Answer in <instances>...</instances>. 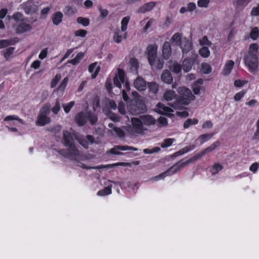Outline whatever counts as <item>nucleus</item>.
I'll return each mask as SVG.
<instances>
[{"mask_svg":"<svg viewBox=\"0 0 259 259\" xmlns=\"http://www.w3.org/2000/svg\"><path fill=\"white\" fill-rule=\"evenodd\" d=\"M234 62L232 60H228L226 62L223 71V74L225 76L229 75L234 66Z\"/></svg>","mask_w":259,"mask_h":259,"instance_id":"a878e982","label":"nucleus"},{"mask_svg":"<svg viewBox=\"0 0 259 259\" xmlns=\"http://www.w3.org/2000/svg\"><path fill=\"white\" fill-rule=\"evenodd\" d=\"M62 143L68 148L67 150H60L58 151L59 153L65 157L76 159L80 155L79 151L74 144V140L72 135L67 131H63Z\"/></svg>","mask_w":259,"mask_h":259,"instance_id":"f257e3e1","label":"nucleus"},{"mask_svg":"<svg viewBox=\"0 0 259 259\" xmlns=\"http://www.w3.org/2000/svg\"><path fill=\"white\" fill-rule=\"evenodd\" d=\"M163 98L166 101H173L170 103V106L172 107V105L178 100L177 95L174 91L166 90L163 94Z\"/></svg>","mask_w":259,"mask_h":259,"instance_id":"4468645a","label":"nucleus"},{"mask_svg":"<svg viewBox=\"0 0 259 259\" xmlns=\"http://www.w3.org/2000/svg\"><path fill=\"white\" fill-rule=\"evenodd\" d=\"M250 15L252 16H259V5L252 8L250 12Z\"/></svg>","mask_w":259,"mask_h":259,"instance_id":"338daca9","label":"nucleus"},{"mask_svg":"<svg viewBox=\"0 0 259 259\" xmlns=\"http://www.w3.org/2000/svg\"><path fill=\"white\" fill-rule=\"evenodd\" d=\"M245 94V92L243 91L238 92L234 96V99L236 101H239L244 97Z\"/></svg>","mask_w":259,"mask_h":259,"instance_id":"052dcab7","label":"nucleus"},{"mask_svg":"<svg viewBox=\"0 0 259 259\" xmlns=\"http://www.w3.org/2000/svg\"><path fill=\"white\" fill-rule=\"evenodd\" d=\"M214 135V133H209L201 135L199 136L198 140H200V144H202L204 143L209 140Z\"/></svg>","mask_w":259,"mask_h":259,"instance_id":"f704fd0d","label":"nucleus"},{"mask_svg":"<svg viewBox=\"0 0 259 259\" xmlns=\"http://www.w3.org/2000/svg\"><path fill=\"white\" fill-rule=\"evenodd\" d=\"M14 44V41L12 39L0 40V49L4 48L9 45Z\"/></svg>","mask_w":259,"mask_h":259,"instance_id":"09e8293b","label":"nucleus"},{"mask_svg":"<svg viewBox=\"0 0 259 259\" xmlns=\"http://www.w3.org/2000/svg\"><path fill=\"white\" fill-rule=\"evenodd\" d=\"M68 80H69V79L67 77H65L63 79V80H62V81L61 82V83L60 84L59 87H58V90L63 92L65 90V89L67 86Z\"/></svg>","mask_w":259,"mask_h":259,"instance_id":"603ef678","label":"nucleus"},{"mask_svg":"<svg viewBox=\"0 0 259 259\" xmlns=\"http://www.w3.org/2000/svg\"><path fill=\"white\" fill-rule=\"evenodd\" d=\"M155 111L161 114H169L173 112L172 109L164 106V105L161 103H159L156 105Z\"/></svg>","mask_w":259,"mask_h":259,"instance_id":"6ab92c4d","label":"nucleus"},{"mask_svg":"<svg viewBox=\"0 0 259 259\" xmlns=\"http://www.w3.org/2000/svg\"><path fill=\"white\" fill-rule=\"evenodd\" d=\"M175 141V139L174 138L164 139L161 143V147L162 148H167L170 147Z\"/></svg>","mask_w":259,"mask_h":259,"instance_id":"79ce46f5","label":"nucleus"},{"mask_svg":"<svg viewBox=\"0 0 259 259\" xmlns=\"http://www.w3.org/2000/svg\"><path fill=\"white\" fill-rule=\"evenodd\" d=\"M134 87L140 91H145L147 88L145 80L140 77H138L134 82Z\"/></svg>","mask_w":259,"mask_h":259,"instance_id":"a211bd4d","label":"nucleus"},{"mask_svg":"<svg viewBox=\"0 0 259 259\" xmlns=\"http://www.w3.org/2000/svg\"><path fill=\"white\" fill-rule=\"evenodd\" d=\"M134 150L138 151V149L132 146L117 145L110 149L109 152L111 154L116 155H122L123 153L120 151Z\"/></svg>","mask_w":259,"mask_h":259,"instance_id":"ddd939ff","label":"nucleus"},{"mask_svg":"<svg viewBox=\"0 0 259 259\" xmlns=\"http://www.w3.org/2000/svg\"><path fill=\"white\" fill-rule=\"evenodd\" d=\"M75 36H80V37H84L87 33V31L85 30L80 29L75 31L74 32Z\"/></svg>","mask_w":259,"mask_h":259,"instance_id":"680f3d73","label":"nucleus"},{"mask_svg":"<svg viewBox=\"0 0 259 259\" xmlns=\"http://www.w3.org/2000/svg\"><path fill=\"white\" fill-rule=\"evenodd\" d=\"M61 78V75L60 73L57 74L55 77L52 79L51 83V87L54 88L56 86L58 82Z\"/></svg>","mask_w":259,"mask_h":259,"instance_id":"3c124183","label":"nucleus"},{"mask_svg":"<svg viewBox=\"0 0 259 259\" xmlns=\"http://www.w3.org/2000/svg\"><path fill=\"white\" fill-rule=\"evenodd\" d=\"M128 165V163H124V162H117L116 163L109 164V165H102L97 166H94V167H87V166H85V165L84 164L81 163L80 166L83 168H86V169H91V168L99 169V168H103V167H113L115 166H118V165L125 166V165Z\"/></svg>","mask_w":259,"mask_h":259,"instance_id":"393cba45","label":"nucleus"},{"mask_svg":"<svg viewBox=\"0 0 259 259\" xmlns=\"http://www.w3.org/2000/svg\"><path fill=\"white\" fill-rule=\"evenodd\" d=\"M108 126L111 128L110 130V132L113 135L115 134L120 138L123 137L124 136V132L121 128L115 126L114 123H109Z\"/></svg>","mask_w":259,"mask_h":259,"instance_id":"4be33fe9","label":"nucleus"},{"mask_svg":"<svg viewBox=\"0 0 259 259\" xmlns=\"http://www.w3.org/2000/svg\"><path fill=\"white\" fill-rule=\"evenodd\" d=\"M75 120L77 124L82 126L88 120H89L92 124H95L97 121L98 118L93 113L90 112H80L76 115Z\"/></svg>","mask_w":259,"mask_h":259,"instance_id":"423d86ee","label":"nucleus"},{"mask_svg":"<svg viewBox=\"0 0 259 259\" xmlns=\"http://www.w3.org/2000/svg\"><path fill=\"white\" fill-rule=\"evenodd\" d=\"M162 56L164 59L167 60L170 57L171 54V49L170 43L165 41L162 47Z\"/></svg>","mask_w":259,"mask_h":259,"instance_id":"aec40b11","label":"nucleus"},{"mask_svg":"<svg viewBox=\"0 0 259 259\" xmlns=\"http://www.w3.org/2000/svg\"><path fill=\"white\" fill-rule=\"evenodd\" d=\"M155 4L154 2H149L144 4L139 10V12L144 13L146 12L151 11L155 6Z\"/></svg>","mask_w":259,"mask_h":259,"instance_id":"c85d7f7f","label":"nucleus"},{"mask_svg":"<svg viewBox=\"0 0 259 259\" xmlns=\"http://www.w3.org/2000/svg\"><path fill=\"white\" fill-rule=\"evenodd\" d=\"M83 56L84 54L82 52H80L77 54V55L74 59L70 60L69 62L72 65H76L80 61V60L83 58Z\"/></svg>","mask_w":259,"mask_h":259,"instance_id":"58836bf2","label":"nucleus"},{"mask_svg":"<svg viewBox=\"0 0 259 259\" xmlns=\"http://www.w3.org/2000/svg\"><path fill=\"white\" fill-rule=\"evenodd\" d=\"M199 43L201 46H206V47L210 46L211 44L206 36H204L201 39H200Z\"/></svg>","mask_w":259,"mask_h":259,"instance_id":"864d4df0","label":"nucleus"},{"mask_svg":"<svg viewBox=\"0 0 259 259\" xmlns=\"http://www.w3.org/2000/svg\"><path fill=\"white\" fill-rule=\"evenodd\" d=\"M130 65L131 66V69L133 71H137L138 68V61L135 58L131 59L130 61Z\"/></svg>","mask_w":259,"mask_h":259,"instance_id":"8fccbe9b","label":"nucleus"},{"mask_svg":"<svg viewBox=\"0 0 259 259\" xmlns=\"http://www.w3.org/2000/svg\"><path fill=\"white\" fill-rule=\"evenodd\" d=\"M6 121L11 122L10 124L18 126L19 124H24L25 123L23 120L20 119L16 115H9L6 117L4 119Z\"/></svg>","mask_w":259,"mask_h":259,"instance_id":"dca6fc26","label":"nucleus"},{"mask_svg":"<svg viewBox=\"0 0 259 259\" xmlns=\"http://www.w3.org/2000/svg\"><path fill=\"white\" fill-rule=\"evenodd\" d=\"M201 70L205 74H209L211 71V67L209 64L203 63L201 64Z\"/></svg>","mask_w":259,"mask_h":259,"instance_id":"49530a36","label":"nucleus"},{"mask_svg":"<svg viewBox=\"0 0 259 259\" xmlns=\"http://www.w3.org/2000/svg\"><path fill=\"white\" fill-rule=\"evenodd\" d=\"M172 44L180 46L183 54H186L192 49V42L186 37H183L179 33L174 34L171 38Z\"/></svg>","mask_w":259,"mask_h":259,"instance_id":"20e7f679","label":"nucleus"},{"mask_svg":"<svg viewBox=\"0 0 259 259\" xmlns=\"http://www.w3.org/2000/svg\"><path fill=\"white\" fill-rule=\"evenodd\" d=\"M161 78L163 82L167 84H170L173 81L171 73L167 70L163 72L161 75Z\"/></svg>","mask_w":259,"mask_h":259,"instance_id":"bb28decb","label":"nucleus"},{"mask_svg":"<svg viewBox=\"0 0 259 259\" xmlns=\"http://www.w3.org/2000/svg\"><path fill=\"white\" fill-rule=\"evenodd\" d=\"M259 36V29L257 27H253L250 32V37L253 40H256Z\"/></svg>","mask_w":259,"mask_h":259,"instance_id":"a18cd8bd","label":"nucleus"},{"mask_svg":"<svg viewBox=\"0 0 259 259\" xmlns=\"http://www.w3.org/2000/svg\"><path fill=\"white\" fill-rule=\"evenodd\" d=\"M128 16L123 18L121 21V29H117L113 36V41L116 43H120L122 40L126 39L127 33L125 32L127 29V26L130 21Z\"/></svg>","mask_w":259,"mask_h":259,"instance_id":"39448f33","label":"nucleus"},{"mask_svg":"<svg viewBox=\"0 0 259 259\" xmlns=\"http://www.w3.org/2000/svg\"><path fill=\"white\" fill-rule=\"evenodd\" d=\"M159 85L154 82H150L148 83V88L150 93L156 94L158 91Z\"/></svg>","mask_w":259,"mask_h":259,"instance_id":"473e14b6","label":"nucleus"},{"mask_svg":"<svg viewBox=\"0 0 259 259\" xmlns=\"http://www.w3.org/2000/svg\"><path fill=\"white\" fill-rule=\"evenodd\" d=\"M75 103L74 101H71L65 104H62V106L66 113H68L71 109L74 106Z\"/></svg>","mask_w":259,"mask_h":259,"instance_id":"37998d69","label":"nucleus"},{"mask_svg":"<svg viewBox=\"0 0 259 259\" xmlns=\"http://www.w3.org/2000/svg\"><path fill=\"white\" fill-rule=\"evenodd\" d=\"M157 46L155 44L149 45L146 49L149 62L151 65L155 64L157 57Z\"/></svg>","mask_w":259,"mask_h":259,"instance_id":"9d476101","label":"nucleus"},{"mask_svg":"<svg viewBox=\"0 0 259 259\" xmlns=\"http://www.w3.org/2000/svg\"><path fill=\"white\" fill-rule=\"evenodd\" d=\"M220 145V143L219 141H215L213 142L210 146L204 149L206 154L211 152L214 150L217 147Z\"/></svg>","mask_w":259,"mask_h":259,"instance_id":"a19ab883","label":"nucleus"},{"mask_svg":"<svg viewBox=\"0 0 259 259\" xmlns=\"http://www.w3.org/2000/svg\"><path fill=\"white\" fill-rule=\"evenodd\" d=\"M168 67L170 71L175 73H179L181 72L182 66L177 62L170 60L168 62Z\"/></svg>","mask_w":259,"mask_h":259,"instance_id":"412c9836","label":"nucleus"},{"mask_svg":"<svg viewBox=\"0 0 259 259\" xmlns=\"http://www.w3.org/2000/svg\"><path fill=\"white\" fill-rule=\"evenodd\" d=\"M213 123L210 120L205 121L202 124L203 128H210L212 127Z\"/></svg>","mask_w":259,"mask_h":259,"instance_id":"774afa93","label":"nucleus"},{"mask_svg":"<svg viewBox=\"0 0 259 259\" xmlns=\"http://www.w3.org/2000/svg\"><path fill=\"white\" fill-rule=\"evenodd\" d=\"M50 105L46 104L40 109L36 122L37 125L44 126L50 122V118L48 116L50 112Z\"/></svg>","mask_w":259,"mask_h":259,"instance_id":"6e6552de","label":"nucleus"},{"mask_svg":"<svg viewBox=\"0 0 259 259\" xmlns=\"http://www.w3.org/2000/svg\"><path fill=\"white\" fill-rule=\"evenodd\" d=\"M114 84L119 88H121L122 84H123L125 89H123L122 90V97L125 101H127L128 97L127 95V92H130L131 89L128 82L125 80L124 72L123 70L118 69V72L114 78Z\"/></svg>","mask_w":259,"mask_h":259,"instance_id":"7ed1b4c3","label":"nucleus"},{"mask_svg":"<svg viewBox=\"0 0 259 259\" xmlns=\"http://www.w3.org/2000/svg\"><path fill=\"white\" fill-rule=\"evenodd\" d=\"M192 63L191 59L186 58L183 62L182 68L183 70L186 72H189L192 68Z\"/></svg>","mask_w":259,"mask_h":259,"instance_id":"cd10ccee","label":"nucleus"},{"mask_svg":"<svg viewBox=\"0 0 259 259\" xmlns=\"http://www.w3.org/2000/svg\"><path fill=\"white\" fill-rule=\"evenodd\" d=\"M203 83V80L201 79L198 80L194 84L193 87V90L195 95H198L200 93V91L202 89L201 84Z\"/></svg>","mask_w":259,"mask_h":259,"instance_id":"7c9ffc66","label":"nucleus"},{"mask_svg":"<svg viewBox=\"0 0 259 259\" xmlns=\"http://www.w3.org/2000/svg\"><path fill=\"white\" fill-rule=\"evenodd\" d=\"M194 147H195V146L193 145H191L190 146L185 147L183 148V149H182L181 150L175 152L174 154V156L177 157V156L183 155L184 154L186 153L193 150Z\"/></svg>","mask_w":259,"mask_h":259,"instance_id":"c756f323","label":"nucleus"},{"mask_svg":"<svg viewBox=\"0 0 259 259\" xmlns=\"http://www.w3.org/2000/svg\"><path fill=\"white\" fill-rule=\"evenodd\" d=\"M106 104L107 106L110 109L115 110L116 108V104L113 100H106Z\"/></svg>","mask_w":259,"mask_h":259,"instance_id":"4d7b16f0","label":"nucleus"},{"mask_svg":"<svg viewBox=\"0 0 259 259\" xmlns=\"http://www.w3.org/2000/svg\"><path fill=\"white\" fill-rule=\"evenodd\" d=\"M77 22L78 23L82 24L84 26L89 25L90 23L89 20L88 19L82 17L78 18L77 19Z\"/></svg>","mask_w":259,"mask_h":259,"instance_id":"6e6d98bb","label":"nucleus"},{"mask_svg":"<svg viewBox=\"0 0 259 259\" xmlns=\"http://www.w3.org/2000/svg\"><path fill=\"white\" fill-rule=\"evenodd\" d=\"M200 56L203 58H207L210 55V52L207 47L204 46L199 50Z\"/></svg>","mask_w":259,"mask_h":259,"instance_id":"c03bdc74","label":"nucleus"},{"mask_svg":"<svg viewBox=\"0 0 259 259\" xmlns=\"http://www.w3.org/2000/svg\"><path fill=\"white\" fill-rule=\"evenodd\" d=\"M178 93L179 95V97H178V100L172 105V107L175 109H181L183 105H189L195 98L191 90L185 87H179Z\"/></svg>","mask_w":259,"mask_h":259,"instance_id":"f03ea898","label":"nucleus"},{"mask_svg":"<svg viewBox=\"0 0 259 259\" xmlns=\"http://www.w3.org/2000/svg\"><path fill=\"white\" fill-rule=\"evenodd\" d=\"M140 117L142 121L144 126H150L155 124L156 122V119L151 115H141Z\"/></svg>","mask_w":259,"mask_h":259,"instance_id":"5701e85b","label":"nucleus"},{"mask_svg":"<svg viewBox=\"0 0 259 259\" xmlns=\"http://www.w3.org/2000/svg\"><path fill=\"white\" fill-rule=\"evenodd\" d=\"M21 6L27 14H32L37 11V6L32 1H28L23 3Z\"/></svg>","mask_w":259,"mask_h":259,"instance_id":"f8f14e48","label":"nucleus"},{"mask_svg":"<svg viewBox=\"0 0 259 259\" xmlns=\"http://www.w3.org/2000/svg\"><path fill=\"white\" fill-rule=\"evenodd\" d=\"M187 164L186 161L183 162L178 165H175L171 166L166 171L159 174V175L154 177L150 179V181H157L163 179L165 177L171 175L176 172H177L178 170L181 169L182 168L186 166Z\"/></svg>","mask_w":259,"mask_h":259,"instance_id":"0eeeda50","label":"nucleus"},{"mask_svg":"<svg viewBox=\"0 0 259 259\" xmlns=\"http://www.w3.org/2000/svg\"><path fill=\"white\" fill-rule=\"evenodd\" d=\"M112 190H111V185L108 186L107 187H105L104 189L102 190H100L98 192L97 195L100 196H103L107 195H109L111 194Z\"/></svg>","mask_w":259,"mask_h":259,"instance_id":"4c0bfd02","label":"nucleus"},{"mask_svg":"<svg viewBox=\"0 0 259 259\" xmlns=\"http://www.w3.org/2000/svg\"><path fill=\"white\" fill-rule=\"evenodd\" d=\"M31 28V27L29 24L22 23L19 25L16 30L19 33H23L25 31L30 30Z\"/></svg>","mask_w":259,"mask_h":259,"instance_id":"2f4dec72","label":"nucleus"},{"mask_svg":"<svg viewBox=\"0 0 259 259\" xmlns=\"http://www.w3.org/2000/svg\"><path fill=\"white\" fill-rule=\"evenodd\" d=\"M133 128L138 134H142L147 128L143 125L140 117L138 118L133 117L131 119Z\"/></svg>","mask_w":259,"mask_h":259,"instance_id":"9b49d317","label":"nucleus"},{"mask_svg":"<svg viewBox=\"0 0 259 259\" xmlns=\"http://www.w3.org/2000/svg\"><path fill=\"white\" fill-rule=\"evenodd\" d=\"M223 168V166L220 163L217 162L214 163V164L212 165L210 169V171L212 175H214L222 170Z\"/></svg>","mask_w":259,"mask_h":259,"instance_id":"c9c22d12","label":"nucleus"},{"mask_svg":"<svg viewBox=\"0 0 259 259\" xmlns=\"http://www.w3.org/2000/svg\"><path fill=\"white\" fill-rule=\"evenodd\" d=\"M48 52V49L47 48L44 49L38 55V57L40 59H45L47 56Z\"/></svg>","mask_w":259,"mask_h":259,"instance_id":"0e129e2a","label":"nucleus"},{"mask_svg":"<svg viewBox=\"0 0 259 259\" xmlns=\"http://www.w3.org/2000/svg\"><path fill=\"white\" fill-rule=\"evenodd\" d=\"M15 51V48L9 47L2 51L3 54L5 59H9Z\"/></svg>","mask_w":259,"mask_h":259,"instance_id":"e433bc0d","label":"nucleus"},{"mask_svg":"<svg viewBox=\"0 0 259 259\" xmlns=\"http://www.w3.org/2000/svg\"><path fill=\"white\" fill-rule=\"evenodd\" d=\"M210 2V0H198L197 5L199 8H207Z\"/></svg>","mask_w":259,"mask_h":259,"instance_id":"5fc2aeb1","label":"nucleus"},{"mask_svg":"<svg viewBox=\"0 0 259 259\" xmlns=\"http://www.w3.org/2000/svg\"><path fill=\"white\" fill-rule=\"evenodd\" d=\"M243 61L251 73L256 74L258 71V58L244 57Z\"/></svg>","mask_w":259,"mask_h":259,"instance_id":"1a4fd4ad","label":"nucleus"},{"mask_svg":"<svg viewBox=\"0 0 259 259\" xmlns=\"http://www.w3.org/2000/svg\"><path fill=\"white\" fill-rule=\"evenodd\" d=\"M258 46L257 44H251L249 46L248 53L244 57L257 58V54L258 53Z\"/></svg>","mask_w":259,"mask_h":259,"instance_id":"f3484780","label":"nucleus"},{"mask_svg":"<svg viewBox=\"0 0 259 259\" xmlns=\"http://www.w3.org/2000/svg\"><path fill=\"white\" fill-rule=\"evenodd\" d=\"M100 67L97 62L93 63L89 66V71L92 74V78H95L97 76Z\"/></svg>","mask_w":259,"mask_h":259,"instance_id":"b1692460","label":"nucleus"},{"mask_svg":"<svg viewBox=\"0 0 259 259\" xmlns=\"http://www.w3.org/2000/svg\"><path fill=\"white\" fill-rule=\"evenodd\" d=\"M128 109L132 114H139L145 110V107L143 104H139L138 106V103L133 104L128 107Z\"/></svg>","mask_w":259,"mask_h":259,"instance_id":"2eb2a0df","label":"nucleus"},{"mask_svg":"<svg viewBox=\"0 0 259 259\" xmlns=\"http://www.w3.org/2000/svg\"><path fill=\"white\" fill-rule=\"evenodd\" d=\"M62 18L63 14L62 13L59 12H56L54 15L52 19L54 24L57 25L60 24L62 20Z\"/></svg>","mask_w":259,"mask_h":259,"instance_id":"72a5a7b5","label":"nucleus"},{"mask_svg":"<svg viewBox=\"0 0 259 259\" xmlns=\"http://www.w3.org/2000/svg\"><path fill=\"white\" fill-rule=\"evenodd\" d=\"M253 139L254 140H259V119L256 122V130L254 133Z\"/></svg>","mask_w":259,"mask_h":259,"instance_id":"69168bd1","label":"nucleus"},{"mask_svg":"<svg viewBox=\"0 0 259 259\" xmlns=\"http://www.w3.org/2000/svg\"><path fill=\"white\" fill-rule=\"evenodd\" d=\"M248 82L247 80H236L234 82V85L236 87H241Z\"/></svg>","mask_w":259,"mask_h":259,"instance_id":"e2e57ef3","label":"nucleus"},{"mask_svg":"<svg viewBox=\"0 0 259 259\" xmlns=\"http://www.w3.org/2000/svg\"><path fill=\"white\" fill-rule=\"evenodd\" d=\"M198 123V120L196 118L187 119L184 123V127L185 128H188L191 125L197 124Z\"/></svg>","mask_w":259,"mask_h":259,"instance_id":"ea45409f","label":"nucleus"},{"mask_svg":"<svg viewBox=\"0 0 259 259\" xmlns=\"http://www.w3.org/2000/svg\"><path fill=\"white\" fill-rule=\"evenodd\" d=\"M98 9L100 12V16L102 18H105L109 14L108 11L107 9H103L101 6L98 7Z\"/></svg>","mask_w":259,"mask_h":259,"instance_id":"13d9d810","label":"nucleus"},{"mask_svg":"<svg viewBox=\"0 0 259 259\" xmlns=\"http://www.w3.org/2000/svg\"><path fill=\"white\" fill-rule=\"evenodd\" d=\"M12 17L16 22H19L23 19V15L20 12L15 13Z\"/></svg>","mask_w":259,"mask_h":259,"instance_id":"bf43d9fd","label":"nucleus"},{"mask_svg":"<svg viewBox=\"0 0 259 259\" xmlns=\"http://www.w3.org/2000/svg\"><path fill=\"white\" fill-rule=\"evenodd\" d=\"M61 101L58 99H57L55 102V105L53 106V107L52 109V112L55 114H57L59 111H60L61 109Z\"/></svg>","mask_w":259,"mask_h":259,"instance_id":"de8ad7c7","label":"nucleus"}]
</instances>
